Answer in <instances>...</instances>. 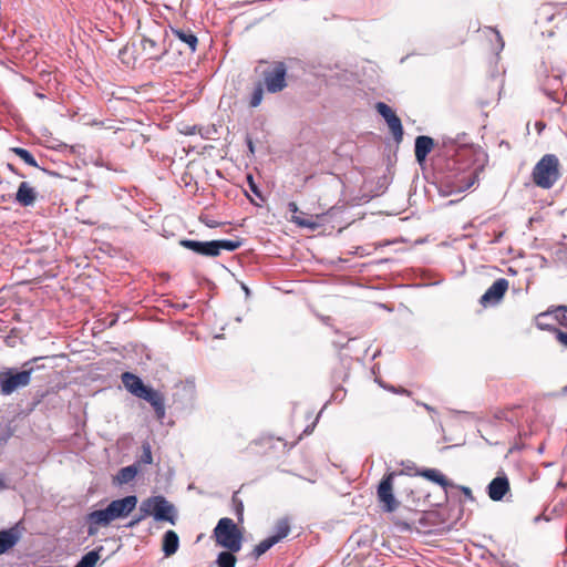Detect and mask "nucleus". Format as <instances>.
<instances>
[{"label":"nucleus","instance_id":"obj_1","mask_svg":"<svg viewBox=\"0 0 567 567\" xmlns=\"http://www.w3.org/2000/svg\"><path fill=\"white\" fill-rule=\"evenodd\" d=\"M137 504L135 495H127L123 498L112 501L106 508L96 509L87 515V534L93 536L97 532L99 526H107L117 518L126 517Z\"/></svg>","mask_w":567,"mask_h":567},{"label":"nucleus","instance_id":"obj_2","mask_svg":"<svg viewBox=\"0 0 567 567\" xmlns=\"http://www.w3.org/2000/svg\"><path fill=\"white\" fill-rule=\"evenodd\" d=\"M43 359V357L33 358L23 363V370L16 371L14 369H7L0 372V393L10 395L18 389L24 388L30 384L31 375L34 372L33 362Z\"/></svg>","mask_w":567,"mask_h":567},{"label":"nucleus","instance_id":"obj_3","mask_svg":"<svg viewBox=\"0 0 567 567\" xmlns=\"http://www.w3.org/2000/svg\"><path fill=\"white\" fill-rule=\"evenodd\" d=\"M533 182L544 189L551 188L559 179V161L554 154L544 155L534 166Z\"/></svg>","mask_w":567,"mask_h":567},{"label":"nucleus","instance_id":"obj_4","mask_svg":"<svg viewBox=\"0 0 567 567\" xmlns=\"http://www.w3.org/2000/svg\"><path fill=\"white\" fill-rule=\"evenodd\" d=\"M216 543L230 550L239 551L243 545V533L231 518H220L214 528Z\"/></svg>","mask_w":567,"mask_h":567},{"label":"nucleus","instance_id":"obj_5","mask_svg":"<svg viewBox=\"0 0 567 567\" xmlns=\"http://www.w3.org/2000/svg\"><path fill=\"white\" fill-rule=\"evenodd\" d=\"M140 511H144L148 516H153L157 522H168L172 525L176 523V511L164 496L156 495L144 499L140 505Z\"/></svg>","mask_w":567,"mask_h":567},{"label":"nucleus","instance_id":"obj_6","mask_svg":"<svg viewBox=\"0 0 567 567\" xmlns=\"http://www.w3.org/2000/svg\"><path fill=\"white\" fill-rule=\"evenodd\" d=\"M260 83L268 93L276 94L284 91L287 87V65L285 62L277 61L265 69Z\"/></svg>","mask_w":567,"mask_h":567},{"label":"nucleus","instance_id":"obj_7","mask_svg":"<svg viewBox=\"0 0 567 567\" xmlns=\"http://www.w3.org/2000/svg\"><path fill=\"white\" fill-rule=\"evenodd\" d=\"M395 473L391 472L383 476L378 486V497L381 503L384 504L386 512H393L398 508V502L392 493L393 477Z\"/></svg>","mask_w":567,"mask_h":567},{"label":"nucleus","instance_id":"obj_8","mask_svg":"<svg viewBox=\"0 0 567 567\" xmlns=\"http://www.w3.org/2000/svg\"><path fill=\"white\" fill-rule=\"evenodd\" d=\"M507 289L508 280L505 278H498L481 297L480 303L484 307L498 305Z\"/></svg>","mask_w":567,"mask_h":567},{"label":"nucleus","instance_id":"obj_9","mask_svg":"<svg viewBox=\"0 0 567 567\" xmlns=\"http://www.w3.org/2000/svg\"><path fill=\"white\" fill-rule=\"evenodd\" d=\"M140 399H143L151 404L155 412L156 419L159 422H162L165 419V398L159 391L148 386L140 396Z\"/></svg>","mask_w":567,"mask_h":567},{"label":"nucleus","instance_id":"obj_10","mask_svg":"<svg viewBox=\"0 0 567 567\" xmlns=\"http://www.w3.org/2000/svg\"><path fill=\"white\" fill-rule=\"evenodd\" d=\"M181 246L186 249H189L198 255L207 256V257H216L217 248L215 247V241H198L193 239H182L179 241Z\"/></svg>","mask_w":567,"mask_h":567},{"label":"nucleus","instance_id":"obj_11","mask_svg":"<svg viewBox=\"0 0 567 567\" xmlns=\"http://www.w3.org/2000/svg\"><path fill=\"white\" fill-rule=\"evenodd\" d=\"M443 146L446 148L447 153H451L456 157V162H460L463 158H468L473 155V148L468 146L467 143L458 145L457 141L453 137H444Z\"/></svg>","mask_w":567,"mask_h":567},{"label":"nucleus","instance_id":"obj_12","mask_svg":"<svg viewBox=\"0 0 567 567\" xmlns=\"http://www.w3.org/2000/svg\"><path fill=\"white\" fill-rule=\"evenodd\" d=\"M509 491L508 478L503 476H496L491 481L487 486V493L492 501L498 502L503 499L506 493Z\"/></svg>","mask_w":567,"mask_h":567},{"label":"nucleus","instance_id":"obj_13","mask_svg":"<svg viewBox=\"0 0 567 567\" xmlns=\"http://www.w3.org/2000/svg\"><path fill=\"white\" fill-rule=\"evenodd\" d=\"M121 380L125 389L136 398H140L143 394V392L148 388L143 383L140 377L131 372L122 373Z\"/></svg>","mask_w":567,"mask_h":567},{"label":"nucleus","instance_id":"obj_14","mask_svg":"<svg viewBox=\"0 0 567 567\" xmlns=\"http://www.w3.org/2000/svg\"><path fill=\"white\" fill-rule=\"evenodd\" d=\"M434 146V141L430 136L420 135L415 138L414 154L419 164H422L426 156L431 153Z\"/></svg>","mask_w":567,"mask_h":567},{"label":"nucleus","instance_id":"obj_15","mask_svg":"<svg viewBox=\"0 0 567 567\" xmlns=\"http://www.w3.org/2000/svg\"><path fill=\"white\" fill-rule=\"evenodd\" d=\"M419 475L425 477L426 480L439 484L447 494L450 487H457L452 481L447 480L444 474H442L436 468H424L419 472Z\"/></svg>","mask_w":567,"mask_h":567},{"label":"nucleus","instance_id":"obj_16","mask_svg":"<svg viewBox=\"0 0 567 567\" xmlns=\"http://www.w3.org/2000/svg\"><path fill=\"white\" fill-rule=\"evenodd\" d=\"M37 199L35 189L29 183L22 182L16 193V202L23 207L32 206Z\"/></svg>","mask_w":567,"mask_h":567},{"label":"nucleus","instance_id":"obj_17","mask_svg":"<svg viewBox=\"0 0 567 567\" xmlns=\"http://www.w3.org/2000/svg\"><path fill=\"white\" fill-rule=\"evenodd\" d=\"M141 45L143 53L146 55L147 59L154 60V61H161L164 55L167 53L166 49H158V45L156 41H154L151 38L143 37L141 40Z\"/></svg>","mask_w":567,"mask_h":567},{"label":"nucleus","instance_id":"obj_18","mask_svg":"<svg viewBox=\"0 0 567 567\" xmlns=\"http://www.w3.org/2000/svg\"><path fill=\"white\" fill-rule=\"evenodd\" d=\"M19 538L20 535L14 528L0 530V555L14 547Z\"/></svg>","mask_w":567,"mask_h":567},{"label":"nucleus","instance_id":"obj_19","mask_svg":"<svg viewBox=\"0 0 567 567\" xmlns=\"http://www.w3.org/2000/svg\"><path fill=\"white\" fill-rule=\"evenodd\" d=\"M179 546L178 535L169 529L163 535L162 550L166 557L174 555Z\"/></svg>","mask_w":567,"mask_h":567},{"label":"nucleus","instance_id":"obj_20","mask_svg":"<svg viewBox=\"0 0 567 567\" xmlns=\"http://www.w3.org/2000/svg\"><path fill=\"white\" fill-rule=\"evenodd\" d=\"M172 31L176 38L189 48L190 52L196 51L198 39L192 31L182 29H172Z\"/></svg>","mask_w":567,"mask_h":567},{"label":"nucleus","instance_id":"obj_21","mask_svg":"<svg viewBox=\"0 0 567 567\" xmlns=\"http://www.w3.org/2000/svg\"><path fill=\"white\" fill-rule=\"evenodd\" d=\"M137 475V466L136 465H130L122 467L116 476L115 482L120 485L127 484L131 481L134 480V477Z\"/></svg>","mask_w":567,"mask_h":567},{"label":"nucleus","instance_id":"obj_22","mask_svg":"<svg viewBox=\"0 0 567 567\" xmlns=\"http://www.w3.org/2000/svg\"><path fill=\"white\" fill-rule=\"evenodd\" d=\"M103 550V546H100L96 549H93L85 555L76 563L74 567H94L97 560L100 559V553Z\"/></svg>","mask_w":567,"mask_h":567},{"label":"nucleus","instance_id":"obj_23","mask_svg":"<svg viewBox=\"0 0 567 567\" xmlns=\"http://www.w3.org/2000/svg\"><path fill=\"white\" fill-rule=\"evenodd\" d=\"M278 544V538H274L271 535L257 544L252 550V556L255 558L260 557L266 551H268L272 546Z\"/></svg>","mask_w":567,"mask_h":567},{"label":"nucleus","instance_id":"obj_24","mask_svg":"<svg viewBox=\"0 0 567 567\" xmlns=\"http://www.w3.org/2000/svg\"><path fill=\"white\" fill-rule=\"evenodd\" d=\"M235 553L228 549L220 551L216 559L217 567H235L237 561Z\"/></svg>","mask_w":567,"mask_h":567},{"label":"nucleus","instance_id":"obj_25","mask_svg":"<svg viewBox=\"0 0 567 567\" xmlns=\"http://www.w3.org/2000/svg\"><path fill=\"white\" fill-rule=\"evenodd\" d=\"M276 533L271 535L274 538H278V543L286 538L290 533V524L288 518H280L275 525Z\"/></svg>","mask_w":567,"mask_h":567},{"label":"nucleus","instance_id":"obj_26","mask_svg":"<svg viewBox=\"0 0 567 567\" xmlns=\"http://www.w3.org/2000/svg\"><path fill=\"white\" fill-rule=\"evenodd\" d=\"M386 124L392 132L394 140L400 143L403 138V126L401 120L395 115L388 120Z\"/></svg>","mask_w":567,"mask_h":567},{"label":"nucleus","instance_id":"obj_27","mask_svg":"<svg viewBox=\"0 0 567 567\" xmlns=\"http://www.w3.org/2000/svg\"><path fill=\"white\" fill-rule=\"evenodd\" d=\"M215 247L217 248V256L220 255L221 250L234 251L241 246L240 240L220 239L214 240Z\"/></svg>","mask_w":567,"mask_h":567},{"label":"nucleus","instance_id":"obj_28","mask_svg":"<svg viewBox=\"0 0 567 567\" xmlns=\"http://www.w3.org/2000/svg\"><path fill=\"white\" fill-rule=\"evenodd\" d=\"M11 152L19 156L25 164L39 167L37 159L28 150L22 147H12Z\"/></svg>","mask_w":567,"mask_h":567},{"label":"nucleus","instance_id":"obj_29","mask_svg":"<svg viewBox=\"0 0 567 567\" xmlns=\"http://www.w3.org/2000/svg\"><path fill=\"white\" fill-rule=\"evenodd\" d=\"M265 90L266 89L259 82L255 85L251 96H250V101H249L250 107H257L260 105L262 97H264Z\"/></svg>","mask_w":567,"mask_h":567},{"label":"nucleus","instance_id":"obj_30","mask_svg":"<svg viewBox=\"0 0 567 567\" xmlns=\"http://www.w3.org/2000/svg\"><path fill=\"white\" fill-rule=\"evenodd\" d=\"M231 505L234 513L239 523L244 520V502L238 497V492H235L231 496Z\"/></svg>","mask_w":567,"mask_h":567},{"label":"nucleus","instance_id":"obj_31","mask_svg":"<svg viewBox=\"0 0 567 567\" xmlns=\"http://www.w3.org/2000/svg\"><path fill=\"white\" fill-rule=\"evenodd\" d=\"M375 109L385 122L396 115L393 110L383 102H378Z\"/></svg>","mask_w":567,"mask_h":567},{"label":"nucleus","instance_id":"obj_32","mask_svg":"<svg viewBox=\"0 0 567 567\" xmlns=\"http://www.w3.org/2000/svg\"><path fill=\"white\" fill-rule=\"evenodd\" d=\"M477 181V174L476 172L475 173H471L466 176H463L458 182L461 183L460 185H457V188L458 190H465V189H468L471 186H473L475 184V182Z\"/></svg>","mask_w":567,"mask_h":567},{"label":"nucleus","instance_id":"obj_33","mask_svg":"<svg viewBox=\"0 0 567 567\" xmlns=\"http://www.w3.org/2000/svg\"><path fill=\"white\" fill-rule=\"evenodd\" d=\"M292 221L300 227L309 228L311 230L317 229V227L319 226V224L317 221H313V220L307 219V218H302L299 216H295V215L292 216Z\"/></svg>","mask_w":567,"mask_h":567},{"label":"nucleus","instance_id":"obj_34","mask_svg":"<svg viewBox=\"0 0 567 567\" xmlns=\"http://www.w3.org/2000/svg\"><path fill=\"white\" fill-rule=\"evenodd\" d=\"M140 462L143 464H151L153 462L152 449L150 443L145 442L142 445V455Z\"/></svg>","mask_w":567,"mask_h":567},{"label":"nucleus","instance_id":"obj_35","mask_svg":"<svg viewBox=\"0 0 567 567\" xmlns=\"http://www.w3.org/2000/svg\"><path fill=\"white\" fill-rule=\"evenodd\" d=\"M567 312V306H558L553 310V313H555V318L559 321L561 326H567V319L564 315Z\"/></svg>","mask_w":567,"mask_h":567},{"label":"nucleus","instance_id":"obj_36","mask_svg":"<svg viewBox=\"0 0 567 567\" xmlns=\"http://www.w3.org/2000/svg\"><path fill=\"white\" fill-rule=\"evenodd\" d=\"M487 30L494 35V38L496 40L497 47L495 48V51H496V53H498L504 48L503 38H502L501 33L496 29L487 28Z\"/></svg>","mask_w":567,"mask_h":567},{"label":"nucleus","instance_id":"obj_37","mask_svg":"<svg viewBox=\"0 0 567 567\" xmlns=\"http://www.w3.org/2000/svg\"><path fill=\"white\" fill-rule=\"evenodd\" d=\"M148 516V514H145L144 511H140V514L135 516L133 519H131L125 527L127 528H134L137 524H140L143 519H145Z\"/></svg>","mask_w":567,"mask_h":567},{"label":"nucleus","instance_id":"obj_38","mask_svg":"<svg viewBox=\"0 0 567 567\" xmlns=\"http://www.w3.org/2000/svg\"><path fill=\"white\" fill-rule=\"evenodd\" d=\"M247 182H248V185H249V188L250 190L258 197L261 198V193H260V189L259 187L257 186V184L255 183L254 181V177L252 175H247Z\"/></svg>","mask_w":567,"mask_h":567},{"label":"nucleus","instance_id":"obj_39","mask_svg":"<svg viewBox=\"0 0 567 567\" xmlns=\"http://www.w3.org/2000/svg\"><path fill=\"white\" fill-rule=\"evenodd\" d=\"M556 332V339L567 348V332H564L561 330L555 329Z\"/></svg>","mask_w":567,"mask_h":567},{"label":"nucleus","instance_id":"obj_40","mask_svg":"<svg viewBox=\"0 0 567 567\" xmlns=\"http://www.w3.org/2000/svg\"><path fill=\"white\" fill-rule=\"evenodd\" d=\"M456 488H460L470 501L474 499L472 491H471L470 487H467V486H457Z\"/></svg>","mask_w":567,"mask_h":567},{"label":"nucleus","instance_id":"obj_41","mask_svg":"<svg viewBox=\"0 0 567 567\" xmlns=\"http://www.w3.org/2000/svg\"><path fill=\"white\" fill-rule=\"evenodd\" d=\"M202 221L209 228H215L218 226V223L212 219L203 218Z\"/></svg>","mask_w":567,"mask_h":567},{"label":"nucleus","instance_id":"obj_42","mask_svg":"<svg viewBox=\"0 0 567 567\" xmlns=\"http://www.w3.org/2000/svg\"><path fill=\"white\" fill-rule=\"evenodd\" d=\"M389 390H390V391H392V392H394V393H400V394H406V395H410V391H409V390H406V389H403V388H402V389H400V390H398V389H395L394 386H391V388H389Z\"/></svg>","mask_w":567,"mask_h":567},{"label":"nucleus","instance_id":"obj_43","mask_svg":"<svg viewBox=\"0 0 567 567\" xmlns=\"http://www.w3.org/2000/svg\"><path fill=\"white\" fill-rule=\"evenodd\" d=\"M288 210L291 212L292 214L298 213V205L295 202H289Z\"/></svg>","mask_w":567,"mask_h":567},{"label":"nucleus","instance_id":"obj_44","mask_svg":"<svg viewBox=\"0 0 567 567\" xmlns=\"http://www.w3.org/2000/svg\"><path fill=\"white\" fill-rule=\"evenodd\" d=\"M247 145H248V148L251 153L255 152V146H254V143L250 138H247Z\"/></svg>","mask_w":567,"mask_h":567},{"label":"nucleus","instance_id":"obj_45","mask_svg":"<svg viewBox=\"0 0 567 567\" xmlns=\"http://www.w3.org/2000/svg\"><path fill=\"white\" fill-rule=\"evenodd\" d=\"M421 405L426 409L429 412H435V409L426 403H421Z\"/></svg>","mask_w":567,"mask_h":567},{"label":"nucleus","instance_id":"obj_46","mask_svg":"<svg viewBox=\"0 0 567 567\" xmlns=\"http://www.w3.org/2000/svg\"><path fill=\"white\" fill-rule=\"evenodd\" d=\"M243 289H244V292L246 293V296H249L250 295V290L249 288L246 286V285H241Z\"/></svg>","mask_w":567,"mask_h":567},{"label":"nucleus","instance_id":"obj_47","mask_svg":"<svg viewBox=\"0 0 567 567\" xmlns=\"http://www.w3.org/2000/svg\"><path fill=\"white\" fill-rule=\"evenodd\" d=\"M4 488H6V484H4L3 480L0 478V491H2Z\"/></svg>","mask_w":567,"mask_h":567},{"label":"nucleus","instance_id":"obj_48","mask_svg":"<svg viewBox=\"0 0 567 567\" xmlns=\"http://www.w3.org/2000/svg\"><path fill=\"white\" fill-rule=\"evenodd\" d=\"M116 321H117V317L112 318V320L110 321V326H113Z\"/></svg>","mask_w":567,"mask_h":567},{"label":"nucleus","instance_id":"obj_49","mask_svg":"<svg viewBox=\"0 0 567 567\" xmlns=\"http://www.w3.org/2000/svg\"><path fill=\"white\" fill-rule=\"evenodd\" d=\"M563 393H567V385L563 388Z\"/></svg>","mask_w":567,"mask_h":567}]
</instances>
